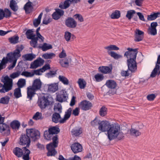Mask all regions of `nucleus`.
<instances>
[{"label":"nucleus","mask_w":160,"mask_h":160,"mask_svg":"<svg viewBox=\"0 0 160 160\" xmlns=\"http://www.w3.org/2000/svg\"><path fill=\"white\" fill-rule=\"evenodd\" d=\"M38 104L41 109H43L49 105L50 102L48 98H46L45 96H44L38 98Z\"/></svg>","instance_id":"8"},{"label":"nucleus","mask_w":160,"mask_h":160,"mask_svg":"<svg viewBox=\"0 0 160 160\" xmlns=\"http://www.w3.org/2000/svg\"><path fill=\"white\" fill-rule=\"evenodd\" d=\"M105 49L107 50L108 51L111 50H119V48L115 45H111L109 46L105 47Z\"/></svg>","instance_id":"50"},{"label":"nucleus","mask_w":160,"mask_h":160,"mask_svg":"<svg viewBox=\"0 0 160 160\" xmlns=\"http://www.w3.org/2000/svg\"><path fill=\"white\" fill-rule=\"evenodd\" d=\"M79 106L82 110L87 111L91 109L92 107V104L89 101L84 100L80 102Z\"/></svg>","instance_id":"10"},{"label":"nucleus","mask_w":160,"mask_h":160,"mask_svg":"<svg viewBox=\"0 0 160 160\" xmlns=\"http://www.w3.org/2000/svg\"><path fill=\"white\" fill-rule=\"evenodd\" d=\"M10 126L12 129H18L20 126V123L18 121L15 120L11 123Z\"/></svg>","instance_id":"28"},{"label":"nucleus","mask_w":160,"mask_h":160,"mask_svg":"<svg viewBox=\"0 0 160 160\" xmlns=\"http://www.w3.org/2000/svg\"><path fill=\"white\" fill-rule=\"evenodd\" d=\"M138 48H131V74L137 71L138 63L136 61V58L138 52Z\"/></svg>","instance_id":"2"},{"label":"nucleus","mask_w":160,"mask_h":160,"mask_svg":"<svg viewBox=\"0 0 160 160\" xmlns=\"http://www.w3.org/2000/svg\"><path fill=\"white\" fill-rule=\"evenodd\" d=\"M14 95L16 98H18L22 96L20 88H18L14 90Z\"/></svg>","instance_id":"49"},{"label":"nucleus","mask_w":160,"mask_h":160,"mask_svg":"<svg viewBox=\"0 0 160 160\" xmlns=\"http://www.w3.org/2000/svg\"><path fill=\"white\" fill-rule=\"evenodd\" d=\"M58 89V85L57 83L52 84L48 87V90L50 92H55Z\"/></svg>","instance_id":"29"},{"label":"nucleus","mask_w":160,"mask_h":160,"mask_svg":"<svg viewBox=\"0 0 160 160\" xmlns=\"http://www.w3.org/2000/svg\"><path fill=\"white\" fill-rule=\"evenodd\" d=\"M72 150L74 153L81 152L82 150V145L78 142L72 144L71 146Z\"/></svg>","instance_id":"15"},{"label":"nucleus","mask_w":160,"mask_h":160,"mask_svg":"<svg viewBox=\"0 0 160 160\" xmlns=\"http://www.w3.org/2000/svg\"><path fill=\"white\" fill-rule=\"evenodd\" d=\"M42 114L41 113L38 112H37L33 116L32 118L35 120H38L42 119Z\"/></svg>","instance_id":"54"},{"label":"nucleus","mask_w":160,"mask_h":160,"mask_svg":"<svg viewBox=\"0 0 160 160\" xmlns=\"http://www.w3.org/2000/svg\"><path fill=\"white\" fill-rule=\"evenodd\" d=\"M52 139V142L48 144L47 145H48V147L50 146L51 147H54V148H57L58 145V135H56L55 136H53Z\"/></svg>","instance_id":"24"},{"label":"nucleus","mask_w":160,"mask_h":160,"mask_svg":"<svg viewBox=\"0 0 160 160\" xmlns=\"http://www.w3.org/2000/svg\"><path fill=\"white\" fill-rule=\"evenodd\" d=\"M21 75L26 77H31L33 76V74H32V72L28 71L22 72L21 73Z\"/></svg>","instance_id":"57"},{"label":"nucleus","mask_w":160,"mask_h":160,"mask_svg":"<svg viewBox=\"0 0 160 160\" xmlns=\"http://www.w3.org/2000/svg\"><path fill=\"white\" fill-rule=\"evenodd\" d=\"M7 57L5 58L4 57L1 61V62L4 65H5L8 61H9L10 62H11L12 59H10V57L8 55V54L7 55Z\"/></svg>","instance_id":"56"},{"label":"nucleus","mask_w":160,"mask_h":160,"mask_svg":"<svg viewBox=\"0 0 160 160\" xmlns=\"http://www.w3.org/2000/svg\"><path fill=\"white\" fill-rule=\"evenodd\" d=\"M107 112V108L104 106H102L100 109L99 111V114L102 117L105 116Z\"/></svg>","instance_id":"37"},{"label":"nucleus","mask_w":160,"mask_h":160,"mask_svg":"<svg viewBox=\"0 0 160 160\" xmlns=\"http://www.w3.org/2000/svg\"><path fill=\"white\" fill-rule=\"evenodd\" d=\"M78 84L80 88L84 89L86 87V82L82 79L79 78L78 79Z\"/></svg>","instance_id":"44"},{"label":"nucleus","mask_w":160,"mask_h":160,"mask_svg":"<svg viewBox=\"0 0 160 160\" xmlns=\"http://www.w3.org/2000/svg\"><path fill=\"white\" fill-rule=\"evenodd\" d=\"M24 48V47L22 45H17L16 49L14 50L13 52L9 53L8 55L10 57V59L17 60L21 56V52Z\"/></svg>","instance_id":"3"},{"label":"nucleus","mask_w":160,"mask_h":160,"mask_svg":"<svg viewBox=\"0 0 160 160\" xmlns=\"http://www.w3.org/2000/svg\"><path fill=\"white\" fill-rule=\"evenodd\" d=\"M22 149L23 151V154L22 156V158L23 160H29V154L30 153V151L26 147H24L22 148Z\"/></svg>","instance_id":"22"},{"label":"nucleus","mask_w":160,"mask_h":160,"mask_svg":"<svg viewBox=\"0 0 160 160\" xmlns=\"http://www.w3.org/2000/svg\"><path fill=\"white\" fill-rule=\"evenodd\" d=\"M54 147H48V145H47L46 148L48 150V152L47 153V156H54L57 153Z\"/></svg>","instance_id":"25"},{"label":"nucleus","mask_w":160,"mask_h":160,"mask_svg":"<svg viewBox=\"0 0 160 160\" xmlns=\"http://www.w3.org/2000/svg\"><path fill=\"white\" fill-rule=\"evenodd\" d=\"M26 131L28 137L34 141H35L40 138V133L38 130L33 128L27 129Z\"/></svg>","instance_id":"4"},{"label":"nucleus","mask_w":160,"mask_h":160,"mask_svg":"<svg viewBox=\"0 0 160 160\" xmlns=\"http://www.w3.org/2000/svg\"><path fill=\"white\" fill-rule=\"evenodd\" d=\"M138 15L134 10H131V19L132 18L134 21H137L138 20Z\"/></svg>","instance_id":"51"},{"label":"nucleus","mask_w":160,"mask_h":160,"mask_svg":"<svg viewBox=\"0 0 160 160\" xmlns=\"http://www.w3.org/2000/svg\"><path fill=\"white\" fill-rule=\"evenodd\" d=\"M74 17L76 19H78L80 22H82L84 21L82 16L80 14H76L74 16Z\"/></svg>","instance_id":"62"},{"label":"nucleus","mask_w":160,"mask_h":160,"mask_svg":"<svg viewBox=\"0 0 160 160\" xmlns=\"http://www.w3.org/2000/svg\"><path fill=\"white\" fill-rule=\"evenodd\" d=\"M112 69V66L110 67L108 66H102L99 68L98 70L102 73L107 74L111 73Z\"/></svg>","instance_id":"17"},{"label":"nucleus","mask_w":160,"mask_h":160,"mask_svg":"<svg viewBox=\"0 0 160 160\" xmlns=\"http://www.w3.org/2000/svg\"><path fill=\"white\" fill-rule=\"evenodd\" d=\"M17 72L20 74H21V73L23 71L25 70V69H24V68L21 65H18L16 67Z\"/></svg>","instance_id":"61"},{"label":"nucleus","mask_w":160,"mask_h":160,"mask_svg":"<svg viewBox=\"0 0 160 160\" xmlns=\"http://www.w3.org/2000/svg\"><path fill=\"white\" fill-rule=\"evenodd\" d=\"M42 84V83L40 79H36L33 81L31 88L37 91L41 89Z\"/></svg>","instance_id":"16"},{"label":"nucleus","mask_w":160,"mask_h":160,"mask_svg":"<svg viewBox=\"0 0 160 160\" xmlns=\"http://www.w3.org/2000/svg\"><path fill=\"white\" fill-rule=\"evenodd\" d=\"M54 110L55 112H58L59 114L62 112V107L61 104L58 103L54 106Z\"/></svg>","instance_id":"38"},{"label":"nucleus","mask_w":160,"mask_h":160,"mask_svg":"<svg viewBox=\"0 0 160 160\" xmlns=\"http://www.w3.org/2000/svg\"><path fill=\"white\" fill-rule=\"evenodd\" d=\"M26 84V81L25 79L21 78L19 79L17 85L18 88H21L23 87Z\"/></svg>","instance_id":"48"},{"label":"nucleus","mask_w":160,"mask_h":160,"mask_svg":"<svg viewBox=\"0 0 160 160\" xmlns=\"http://www.w3.org/2000/svg\"><path fill=\"white\" fill-rule=\"evenodd\" d=\"M32 7L31 2H27L24 5V8L26 12H27L29 9Z\"/></svg>","instance_id":"64"},{"label":"nucleus","mask_w":160,"mask_h":160,"mask_svg":"<svg viewBox=\"0 0 160 160\" xmlns=\"http://www.w3.org/2000/svg\"><path fill=\"white\" fill-rule=\"evenodd\" d=\"M27 89V98L29 99L30 100H31L32 99V98L36 94V91L31 88V86L28 87Z\"/></svg>","instance_id":"20"},{"label":"nucleus","mask_w":160,"mask_h":160,"mask_svg":"<svg viewBox=\"0 0 160 160\" xmlns=\"http://www.w3.org/2000/svg\"><path fill=\"white\" fill-rule=\"evenodd\" d=\"M59 63L62 67L67 68L69 65V61L67 59H60Z\"/></svg>","instance_id":"31"},{"label":"nucleus","mask_w":160,"mask_h":160,"mask_svg":"<svg viewBox=\"0 0 160 160\" xmlns=\"http://www.w3.org/2000/svg\"><path fill=\"white\" fill-rule=\"evenodd\" d=\"M98 129L102 132H107L108 138L110 141L116 138L119 135L121 137L118 138V140L121 139L123 137L122 135H121L120 126L118 124H111L108 121H100Z\"/></svg>","instance_id":"1"},{"label":"nucleus","mask_w":160,"mask_h":160,"mask_svg":"<svg viewBox=\"0 0 160 160\" xmlns=\"http://www.w3.org/2000/svg\"><path fill=\"white\" fill-rule=\"evenodd\" d=\"M39 66H40V65L38 63V61L36 60L33 62L31 63L30 68L31 69H35Z\"/></svg>","instance_id":"55"},{"label":"nucleus","mask_w":160,"mask_h":160,"mask_svg":"<svg viewBox=\"0 0 160 160\" xmlns=\"http://www.w3.org/2000/svg\"><path fill=\"white\" fill-rule=\"evenodd\" d=\"M10 99V97L7 96L2 97L0 99V103L7 104L9 103Z\"/></svg>","instance_id":"42"},{"label":"nucleus","mask_w":160,"mask_h":160,"mask_svg":"<svg viewBox=\"0 0 160 160\" xmlns=\"http://www.w3.org/2000/svg\"><path fill=\"white\" fill-rule=\"evenodd\" d=\"M31 30H28L26 32V35L27 38L29 39H32L36 36V35L32 33Z\"/></svg>","instance_id":"52"},{"label":"nucleus","mask_w":160,"mask_h":160,"mask_svg":"<svg viewBox=\"0 0 160 160\" xmlns=\"http://www.w3.org/2000/svg\"><path fill=\"white\" fill-rule=\"evenodd\" d=\"M55 54L54 53L51 52L45 53L42 55V57L45 59H51L55 57Z\"/></svg>","instance_id":"43"},{"label":"nucleus","mask_w":160,"mask_h":160,"mask_svg":"<svg viewBox=\"0 0 160 160\" xmlns=\"http://www.w3.org/2000/svg\"><path fill=\"white\" fill-rule=\"evenodd\" d=\"M72 36V34L69 32L67 31L65 32L64 38L66 41L68 42L70 40Z\"/></svg>","instance_id":"58"},{"label":"nucleus","mask_w":160,"mask_h":160,"mask_svg":"<svg viewBox=\"0 0 160 160\" xmlns=\"http://www.w3.org/2000/svg\"><path fill=\"white\" fill-rule=\"evenodd\" d=\"M44 136L45 139L48 140H51L53 136L48 130H46L44 132Z\"/></svg>","instance_id":"40"},{"label":"nucleus","mask_w":160,"mask_h":160,"mask_svg":"<svg viewBox=\"0 0 160 160\" xmlns=\"http://www.w3.org/2000/svg\"><path fill=\"white\" fill-rule=\"evenodd\" d=\"M144 32L138 29H136L135 31L134 41L139 42L142 41L144 38Z\"/></svg>","instance_id":"14"},{"label":"nucleus","mask_w":160,"mask_h":160,"mask_svg":"<svg viewBox=\"0 0 160 160\" xmlns=\"http://www.w3.org/2000/svg\"><path fill=\"white\" fill-rule=\"evenodd\" d=\"M3 15L4 16V17L8 18L11 16V12L8 9L5 8L3 10Z\"/></svg>","instance_id":"46"},{"label":"nucleus","mask_w":160,"mask_h":160,"mask_svg":"<svg viewBox=\"0 0 160 160\" xmlns=\"http://www.w3.org/2000/svg\"><path fill=\"white\" fill-rule=\"evenodd\" d=\"M1 81L4 83L3 88L5 89L7 92H8L12 89L13 82L12 80L9 78L8 76H5Z\"/></svg>","instance_id":"5"},{"label":"nucleus","mask_w":160,"mask_h":160,"mask_svg":"<svg viewBox=\"0 0 160 160\" xmlns=\"http://www.w3.org/2000/svg\"><path fill=\"white\" fill-rule=\"evenodd\" d=\"M65 24L68 28H74L77 26V22L73 18L69 17L66 19Z\"/></svg>","instance_id":"12"},{"label":"nucleus","mask_w":160,"mask_h":160,"mask_svg":"<svg viewBox=\"0 0 160 160\" xmlns=\"http://www.w3.org/2000/svg\"><path fill=\"white\" fill-rule=\"evenodd\" d=\"M72 135L78 136L82 132V129L79 127H76L72 129L71 131Z\"/></svg>","instance_id":"19"},{"label":"nucleus","mask_w":160,"mask_h":160,"mask_svg":"<svg viewBox=\"0 0 160 160\" xmlns=\"http://www.w3.org/2000/svg\"><path fill=\"white\" fill-rule=\"evenodd\" d=\"M61 117L60 114L57 112H55L52 115V122L57 123L58 122L60 123Z\"/></svg>","instance_id":"23"},{"label":"nucleus","mask_w":160,"mask_h":160,"mask_svg":"<svg viewBox=\"0 0 160 160\" xmlns=\"http://www.w3.org/2000/svg\"><path fill=\"white\" fill-rule=\"evenodd\" d=\"M121 16V13L120 11L118 10H115L110 15V18L112 19H118Z\"/></svg>","instance_id":"34"},{"label":"nucleus","mask_w":160,"mask_h":160,"mask_svg":"<svg viewBox=\"0 0 160 160\" xmlns=\"http://www.w3.org/2000/svg\"><path fill=\"white\" fill-rule=\"evenodd\" d=\"M71 0H65L63 3H60L59 5V8L61 9H65L68 8L71 4Z\"/></svg>","instance_id":"26"},{"label":"nucleus","mask_w":160,"mask_h":160,"mask_svg":"<svg viewBox=\"0 0 160 160\" xmlns=\"http://www.w3.org/2000/svg\"><path fill=\"white\" fill-rule=\"evenodd\" d=\"M26 60L27 61H32L33 58L36 57L35 55L32 53L26 54L23 56Z\"/></svg>","instance_id":"41"},{"label":"nucleus","mask_w":160,"mask_h":160,"mask_svg":"<svg viewBox=\"0 0 160 160\" xmlns=\"http://www.w3.org/2000/svg\"><path fill=\"white\" fill-rule=\"evenodd\" d=\"M19 37L18 36H14L8 38L9 42L11 43L16 44L18 42Z\"/></svg>","instance_id":"47"},{"label":"nucleus","mask_w":160,"mask_h":160,"mask_svg":"<svg viewBox=\"0 0 160 160\" xmlns=\"http://www.w3.org/2000/svg\"><path fill=\"white\" fill-rule=\"evenodd\" d=\"M17 60L15 59V60H12V63L8 67V68L9 70H11L13 69V68L15 66L16 62H17Z\"/></svg>","instance_id":"63"},{"label":"nucleus","mask_w":160,"mask_h":160,"mask_svg":"<svg viewBox=\"0 0 160 160\" xmlns=\"http://www.w3.org/2000/svg\"><path fill=\"white\" fill-rule=\"evenodd\" d=\"M105 85L109 88L114 89L117 86V84L115 81L110 79L107 81ZM116 91L115 90H114L112 92H111L110 90L109 91V93H111L112 95L116 93Z\"/></svg>","instance_id":"11"},{"label":"nucleus","mask_w":160,"mask_h":160,"mask_svg":"<svg viewBox=\"0 0 160 160\" xmlns=\"http://www.w3.org/2000/svg\"><path fill=\"white\" fill-rule=\"evenodd\" d=\"M42 13L41 12L38 16V18L35 19L33 21V24L35 27H37L40 23L41 20L42 15Z\"/></svg>","instance_id":"35"},{"label":"nucleus","mask_w":160,"mask_h":160,"mask_svg":"<svg viewBox=\"0 0 160 160\" xmlns=\"http://www.w3.org/2000/svg\"><path fill=\"white\" fill-rule=\"evenodd\" d=\"M131 128V136L137 137L140 136L141 133L138 129V126L137 123L133 124L132 125Z\"/></svg>","instance_id":"13"},{"label":"nucleus","mask_w":160,"mask_h":160,"mask_svg":"<svg viewBox=\"0 0 160 160\" xmlns=\"http://www.w3.org/2000/svg\"><path fill=\"white\" fill-rule=\"evenodd\" d=\"M48 131L53 135L58 133L60 132V129L58 127L54 126L49 128Z\"/></svg>","instance_id":"30"},{"label":"nucleus","mask_w":160,"mask_h":160,"mask_svg":"<svg viewBox=\"0 0 160 160\" xmlns=\"http://www.w3.org/2000/svg\"><path fill=\"white\" fill-rule=\"evenodd\" d=\"M148 33L152 35H156L157 34L156 28H149L148 29Z\"/></svg>","instance_id":"59"},{"label":"nucleus","mask_w":160,"mask_h":160,"mask_svg":"<svg viewBox=\"0 0 160 160\" xmlns=\"http://www.w3.org/2000/svg\"><path fill=\"white\" fill-rule=\"evenodd\" d=\"M31 143V139L27 134H22L19 138V144L22 146L26 145V148L29 147Z\"/></svg>","instance_id":"6"},{"label":"nucleus","mask_w":160,"mask_h":160,"mask_svg":"<svg viewBox=\"0 0 160 160\" xmlns=\"http://www.w3.org/2000/svg\"><path fill=\"white\" fill-rule=\"evenodd\" d=\"M108 53L113 58L115 59H118L119 58H120L122 57L121 55L118 54L113 51H108Z\"/></svg>","instance_id":"53"},{"label":"nucleus","mask_w":160,"mask_h":160,"mask_svg":"<svg viewBox=\"0 0 160 160\" xmlns=\"http://www.w3.org/2000/svg\"><path fill=\"white\" fill-rule=\"evenodd\" d=\"M104 76L103 74L98 73L94 76V78L97 82H100L104 79Z\"/></svg>","instance_id":"45"},{"label":"nucleus","mask_w":160,"mask_h":160,"mask_svg":"<svg viewBox=\"0 0 160 160\" xmlns=\"http://www.w3.org/2000/svg\"><path fill=\"white\" fill-rule=\"evenodd\" d=\"M13 153L18 158H20L22 157L23 154V151L22 148H21L16 147L14 148L13 150Z\"/></svg>","instance_id":"21"},{"label":"nucleus","mask_w":160,"mask_h":160,"mask_svg":"<svg viewBox=\"0 0 160 160\" xmlns=\"http://www.w3.org/2000/svg\"><path fill=\"white\" fill-rule=\"evenodd\" d=\"M160 12H154L153 14H151L147 16V19L148 21H152L155 19L159 17Z\"/></svg>","instance_id":"27"},{"label":"nucleus","mask_w":160,"mask_h":160,"mask_svg":"<svg viewBox=\"0 0 160 160\" xmlns=\"http://www.w3.org/2000/svg\"><path fill=\"white\" fill-rule=\"evenodd\" d=\"M68 98V94L65 90L60 91L56 97L57 100L61 102L66 101Z\"/></svg>","instance_id":"9"},{"label":"nucleus","mask_w":160,"mask_h":160,"mask_svg":"<svg viewBox=\"0 0 160 160\" xmlns=\"http://www.w3.org/2000/svg\"><path fill=\"white\" fill-rule=\"evenodd\" d=\"M31 40L30 42V45L33 48H38V40L37 39V38H35V37L32 38V39H30Z\"/></svg>","instance_id":"33"},{"label":"nucleus","mask_w":160,"mask_h":160,"mask_svg":"<svg viewBox=\"0 0 160 160\" xmlns=\"http://www.w3.org/2000/svg\"><path fill=\"white\" fill-rule=\"evenodd\" d=\"M58 79L60 81L62 82L64 85H68L69 84V81L67 78L63 76L59 75Z\"/></svg>","instance_id":"36"},{"label":"nucleus","mask_w":160,"mask_h":160,"mask_svg":"<svg viewBox=\"0 0 160 160\" xmlns=\"http://www.w3.org/2000/svg\"><path fill=\"white\" fill-rule=\"evenodd\" d=\"M52 20V18L48 17H46L43 20V24L45 25H47Z\"/></svg>","instance_id":"60"},{"label":"nucleus","mask_w":160,"mask_h":160,"mask_svg":"<svg viewBox=\"0 0 160 160\" xmlns=\"http://www.w3.org/2000/svg\"><path fill=\"white\" fill-rule=\"evenodd\" d=\"M9 6L11 9L14 12L17 11L18 9L16 1L14 0H11L10 1Z\"/></svg>","instance_id":"32"},{"label":"nucleus","mask_w":160,"mask_h":160,"mask_svg":"<svg viewBox=\"0 0 160 160\" xmlns=\"http://www.w3.org/2000/svg\"><path fill=\"white\" fill-rule=\"evenodd\" d=\"M38 47L39 48H41L43 51H46L52 48V45L48 44L46 43H44L42 47L39 46Z\"/></svg>","instance_id":"39"},{"label":"nucleus","mask_w":160,"mask_h":160,"mask_svg":"<svg viewBox=\"0 0 160 160\" xmlns=\"http://www.w3.org/2000/svg\"><path fill=\"white\" fill-rule=\"evenodd\" d=\"M72 109L71 108H69L65 112L63 118L60 120V123H65L66 121L68 120L71 114Z\"/></svg>","instance_id":"18"},{"label":"nucleus","mask_w":160,"mask_h":160,"mask_svg":"<svg viewBox=\"0 0 160 160\" xmlns=\"http://www.w3.org/2000/svg\"><path fill=\"white\" fill-rule=\"evenodd\" d=\"M5 118V117H2L0 114V124H2V126L0 125V132L2 133L6 130L7 132L6 135H8L10 133V128L8 125L3 123Z\"/></svg>","instance_id":"7"}]
</instances>
